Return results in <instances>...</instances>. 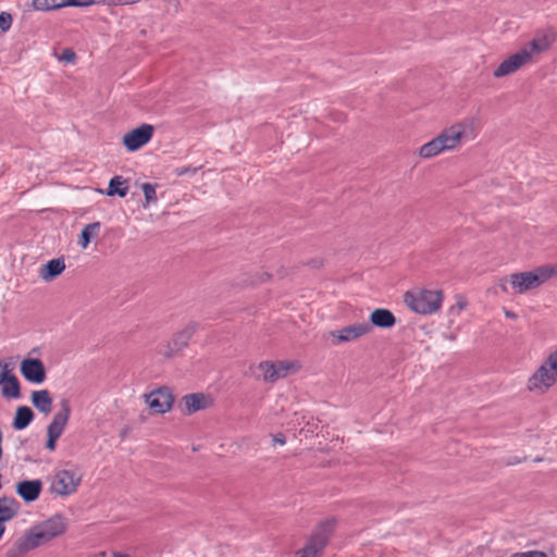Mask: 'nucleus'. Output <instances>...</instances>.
Instances as JSON below:
<instances>
[{"label": "nucleus", "instance_id": "obj_32", "mask_svg": "<svg viewBox=\"0 0 557 557\" xmlns=\"http://www.w3.org/2000/svg\"><path fill=\"white\" fill-rule=\"evenodd\" d=\"M12 25V16L9 13H0V32H7Z\"/></svg>", "mask_w": 557, "mask_h": 557}, {"label": "nucleus", "instance_id": "obj_27", "mask_svg": "<svg viewBox=\"0 0 557 557\" xmlns=\"http://www.w3.org/2000/svg\"><path fill=\"white\" fill-rule=\"evenodd\" d=\"M128 191V186L126 181L122 176H114L110 180L109 186L107 189L108 196L117 195L120 197H125Z\"/></svg>", "mask_w": 557, "mask_h": 557}, {"label": "nucleus", "instance_id": "obj_5", "mask_svg": "<svg viewBox=\"0 0 557 557\" xmlns=\"http://www.w3.org/2000/svg\"><path fill=\"white\" fill-rule=\"evenodd\" d=\"M557 274V264H546L534 271L515 273L509 276L510 286L516 294H523L539 287L548 278Z\"/></svg>", "mask_w": 557, "mask_h": 557}, {"label": "nucleus", "instance_id": "obj_37", "mask_svg": "<svg viewBox=\"0 0 557 557\" xmlns=\"http://www.w3.org/2000/svg\"><path fill=\"white\" fill-rule=\"evenodd\" d=\"M272 442H273V445L278 444V445L283 446L286 443V438H285L284 434L277 433V434L272 435Z\"/></svg>", "mask_w": 557, "mask_h": 557}, {"label": "nucleus", "instance_id": "obj_18", "mask_svg": "<svg viewBox=\"0 0 557 557\" xmlns=\"http://www.w3.org/2000/svg\"><path fill=\"white\" fill-rule=\"evenodd\" d=\"M182 401L184 406L183 410L187 414H191L199 410L207 409L213 405L212 398L202 393L188 394L183 397Z\"/></svg>", "mask_w": 557, "mask_h": 557}, {"label": "nucleus", "instance_id": "obj_24", "mask_svg": "<svg viewBox=\"0 0 557 557\" xmlns=\"http://www.w3.org/2000/svg\"><path fill=\"white\" fill-rule=\"evenodd\" d=\"M30 398L37 410L45 414L50 413L52 409V398L47 389L34 391Z\"/></svg>", "mask_w": 557, "mask_h": 557}, {"label": "nucleus", "instance_id": "obj_6", "mask_svg": "<svg viewBox=\"0 0 557 557\" xmlns=\"http://www.w3.org/2000/svg\"><path fill=\"white\" fill-rule=\"evenodd\" d=\"M48 542L40 525L36 524L16 540L13 546L7 552L5 557H22L27 552Z\"/></svg>", "mask_w": 557, "mask_h": 557}, {"label": "nucleus", "instance_id": "obj_12", "mask_svg": "<svg viewBox=\"0 0 557 557\" xmlns=\"http://www.w3.org/2000/svg\"><path fill=\"white\" fill-rule=\"evenodd\" d=\"M146 404L153 413H165L173 405V396L168 387L158 388L145 395Z\"/></svg>", "mask_w": 557, "mask_h": 557}, {"label": "nucleus", "instance_id": "obj_22", "mask_svg": "<svg viewBox=\"0 0 557 557\" xmlns=\"http://www.w3.org/2000/svg\"><path fill=\"white\" fill-rule=\"evenodd\" d=\"M65 270V262L63 259H51L42 264L39 270V277L45 282H51Z\"/></svg>", "mask_w": 557, "mask_h": 557}, {"label": "nucleus", "instance_id": "obj_10", "mask_svg": "<svg viewBox=\"0 0 557 557\" xmlns=\"http://www.w3.org/2000/svg\"><path fill=\"white\" fill-rule=\"evenodd\" d=\"M371 331V324H369L368 322H358L338 330L331 331L329 333V336L332 341V344L339 345L343 343L355 342L368 335Z\"/></svg>", "mask_w": 557, "mask_h": 557}, {"label": "nucleus", "instance_id": "obj_25", "mask_svg": "<svg viewBox=\"0 0 557 557\" xmlns=\"http://www.w3.org/2000/svg\"><path fill=\"white\" fill-rule=\"evenodd\" d=\"M20 510L18 502L13 497L0 498V521L7 522L13 519Z\"/></svg>", "mask_w": 557, "mask_h": 557}, {"label": "nucleus", "instance_id": "obj_41", "mask_svg": "<svg viewBox=\"0 0 557 557\" xmlns=\"http://www.w3.org/2000/svg\"><path fill=\"white\" fill-rule=\"evenodd\" d=\"M92 557H107V553L106 552H99V553L95 554Z\"/></svg>", "mask_w": 557, "mask_h": 557}, {"label": "nucleus", "instance_id": "obj_17", "mask_svg": "<svg viewBox=\"0 0 557 557\" xmlns=\"http://www.w3.org/2000/svg\"><path fill=\"white\" fill-rule=\"evenodd\" d=\"M16 494L26 503L37 500L42 491V482L39 479L24 480L16 484Z\"/></svg>", "mask_w": 557, "mask_h": 557}, {"label": "nucleus", "instance_id": "obj_11", "mask_svg": "<svg viewBox=\"0 0 557 557\" xmlns=\"http://www.w3.org/2000/svg\"><path fill=\"white\" fill-rule=\"evenodd\" d=\"M530 54L521 49L505 59L493 72L495 78H502L516 73L521 67L530 64Z\"/></svg>", "mask_w": 557, "mask_h": 557}, {"label": "nucleus", "instance_id": "obj_9", "mask_svg": "<svg viewBox=\"0 0 557 557\" xmlns=\"http://www.w3.org/2000/svg\"><path fill=\"white\" fill-rule=\"evenodd\" d=\"M60 405L61 410L53 416L52 421L47 428L48 441L46 447L50 451L55 449L57 441L62 435L71 414V407L67 399H62Z\"/></svg>", "mask_w": 557, "mask_h": 557}, {"label": "nucleus", "instance_id": "obj_40", "mask_svg": "<svg viewBox=\"0 0 557 557\" xmlns=\"http://www.w3.org/2000/svg\"><path fill=\"white\" fill-rule=\"evenodd\" d=\"M3 523H4V522L0 521V539L2 537V535H3V533H4V530H5L4 524H3Z\"/></svg>", "mask_w": 557, "mask_h": 557}, {"label": "nucleus", "instance_id": "obj_30", "mask_svg": "<svg viewBox=\"0 0 557 557\" xmlns=\"http://www.w3.org/2000/svg\"><path fill=\"white\" fill-rule=\"evenodd\" d=\"M141 187L145 196L144 207L147 208L150 203L157 202L156 187L149 183L143 184Z\"/></svg>", "mask_w": 557, "mask_h": 557}, {"label": "nucleus", "instance_id": "obj_2", "mask_svg": "<svg viewBox=\"0 0 557 557\" xmlns=\"http://www.w3.org/2000/svg\"><path fill=\"white\" fill-rule=\"evenodd\" d=\"M83 481V473L74 466L55 469L48 479V492L61 498L74 495Z\"/></svg>", "mask_w": 557, "mask_h": 557}, {"label": "nucleus", "instance_id": "obj_21", "mask_svg": "<svg viewBox=\"0 0 557 557\" xmlns=\"http://www.w3.org/2000/svg\"><path fill=\"white\" fill-rule=\"evenodd\" d=\"M38 524L42 529L48 541H51L54 537L61 535L62 533L65 532L66 529L64 518L59 515H55Z\"/></svg>", "mask_w": 557, "mask_h": 557}, {"label": "nucleus", "instance_id": "obj_28", "mask_svg": "<svg viewBox=\"0 0 557 557\" xmlns=\"http://www.w3.org/2000/svg\"><path fill=\"white\" fill-rule=\"evenodd\" d=\"M70 0H33V7L38 11L54 10L69 7Z\"/></svg>", "mask_w": 557, "mask_h": 557}, {"label": "nucleus", "instance_id": "obj_23", "mask_svg": "<svg viewBox=\"0 0 557 557\" xmlns=\"http://www.w3.org/2000/svg\"><path fill=\"white\" fill-rule=\"evenodd\" d=\"M371 326H377L382 329L393 327L396 323L394 314L387 309H375L370 314Z\"/></svg>", "mask_w": 557, "mask_h": 557}, {"label": "nucleus", "instance_id": "obj_4", "mask_svg": "<svg viewBox=\"0 0 557 557\" xmlns=\"http://www.w3.org/2000/svg\"><path fill=\"white\" fill-rule=\"evenodd\" d=\"M406 305L416 313L433 314L437 312L443 304V292L440 289L417 288L405 294Z\"/></svg>", "mask_w": 557, "mask_h": 557}, {"label": "nucleus", "instance_id": "obj_7", "mask_svg": "<svg viewBox=\"0 0 557 557\" xmlns=\"http://www.w3.org/2000/svg\"><path fill=\"white\" fill-rule=\"evenodd\" d=\"M334 528L333 520L322 522L312 533L308 543L297 552L298 557H320Z\"/></svg>", "mask_w": 557, "mask_h": 557}, {"label": "nucleus", "instance_id": "obj_34", "mask_svg": "<svg viewBox=\"0 0 557 557\" xmlns=\"http://www.w3.org/2000/svg\"><path fill=\"white\" fill-rule=\"evenodd\" d=\"M511 557H547V555L544 552L530 550V552L513 554Z\"/></svg>", "mask_w": 557, "mask_h": 557}, {"label": "nucleus", "instance_id": "obj_16", "mask_svg": "<svg viewBox=\"0 0 557 557\" xmlns=\"http://www.w3.org/2000/svg\"><path fill=\"white\" fill-rule=\"evenodd\" d=\"M196 331V326L194 324L187 325L182 331L174 334L172 341L165 346L162 354L171 358L173 357L177 351L182 350L184 347H186L194 335Z\"/></svg>", "mask_w": 557, "mask_h": 557}, {"label": "nucleus", "instance_id": "obj_38", "mask_svg": "<svg viewBox=\"0 0 557 557\" xmlns=\"http://www.w3.org/2000/svg\"><path fill=\"white\" fill-rule=\"evenodd\" d=\"M74 58H75L74 52H72L70 50L64 51V54H63L64 60L72 62V61H74Z\"/></svg>", "mask_w": 557, "mask_h": 557}, {"label": "nucleus", "instance_id": "obj_3", "mask_svg": "<svg viewBox=\"0 0 557 557\" xmlns=\"http://www.w3.org/2000/svg\"><path fill=\"white\" fill-rule=\"evenodd\" d=\"M480 129V121L474 116H468L446 127L441 133L448 150L453 151L462 144L474 140Z\"/></svg>", "mask_w": 557, "mask_h": 557}, {"label": "nucleus", "instance_id": "obj_33", "mask_svg": "<svg viewBox=\"0 0 557 557\" xmlns=\"http://www.w3.org/2000/svg\"><path fill=\"white\" fill-rule=\"evenodd\" d=\"M140 0H101L98 3L106 4L109 7H115V5H128L133 3H137Z\"/></svg>", "mask_w": 557, "mask_h": 557}, {"label": "nucleus", "instance_id": "obj_35", "mask_svg": "<svg viewBox=\"0 0 557 557\" xmlns=\"http://www.w3.org/2000/svg\"><path fill=\"white\" fill-rule=\"evenodd\" d=\"M174 172L177 176H183L186 174H195L197 172V169L190 166H180L176 168Z\"/></svg>", "mask_w": 557, "mask_h": 557}, {"label": "nucleus", "instance_id": "obj_26", "mask_svg": "<svg viewBox=\"0 0 557 557\" xmlns=\"http://www.w3.org/2000/svg\"><path fill=\"white\" fill-rule=\"evenodd\" d=\"M33 419H34V413L30 408H28L26 406L18 407L15 412L13 428L15 430H23L26 426H28V424L33 421Z\"/></svg>", "mask_w": 557, "mask_h": 557}, {"label": "nucleus", "instance_id": "obj_14", "mask_svg": "<svg viewBox=\"0 0 557 557\" xmlns=\"http://www.w3.org/2000/svg\"><path fill=\"white\" fill-rule=\"evenodd\" d=\"M0 386L4 398H18L21 395L20 382L16 375L9 368V364L2 361H0Z\"/></svg>", "mask_w": 557, "mask_h": 557}, {"label": "nucleus", "instance_id": "obj_31", "mask_svg": "<svg viewBox=\"0 0 557 557\" xmlns=\"http://www.w3.org/2000/svg\"><path fill=\"white\" fill-rule=\"evenodd\" d=\"M455 299H456V302L454 306L450 307L449 312L451 314L458 315V314H460L461 311H463L466 309V307L468 306V301L463 295H457L455 297Z\"/></svg>", "mask_w": 557, "mask_h": 557}, {"label": "nucleus", "instance_id": "obj_19", "mask_svg": "<svg viewBox=\"0 0 557 557\" xmlns=\"http://www.w3.org/2000/svg\"><path fill=\"white\" fill-rule=\"evenodd\" d=\"M555 36L552 34H542L532 39L528 45L521 48L522 51H527L530 54V62L533 58L546 50L553 45Z\"/></svg>", "mask_w": 557, "mask_h": 557}, {"label": "nucleus", "instance_id": "obj_15", "mask_svg": "<svg viewBox=\"0 0 557 557\" xmlns=\"http://www.w3.org/2000/svg\"><path fill=\"white\" fill-rule=\"evenodd\" d=\"M21 373L28 382L41 384L46 380V370L42 361L37 358H27L21 362Z\"/></svg>", "mask_w": 557, "mask_h": 557}, {"label": "nucleus", "instance_id": "obj_36", "mask_svg": "<svg viewBox=\"0 0 557 557\" xmlns=\"http://www.w3.org/2000/svg\"><path fill=\"white\" fill-rule=\"evenodd\" d=\"M69 7H88L95 4V0H70Z\"/></svg>", "mask_w": 557, "mask_h": 557}, {"label": "nucleus", "instance_id": "obj_13", "mask_svg": "<svg viewBox=\"0 0 557 557\" xmlns=\"http://www.w3.org/2000/svg\"><path fill=\"white\" fill-rule=\"evenodd\" d=\"M153 135V126L143 124L139 127L126 133L123 137V144L129 151H136L145 146Z\"/></svg>", "mask_w": 557, "mask_h": 557}, {"label": "nucleus", "instance_id": "obj_8", "mask_svg": "<svg viewBox=\"0 0 557 557\" xmlns=\"http://www.w3.org/2000/svg\"><path fill=\"white\" fill-rule=\"evenodd\" d=\"M298 369V362L289 360L262 361L258 366L260 377L269 383L284 379L290 373H295Z\"/></svg>", "mask_w": 557, "mask_h": 557}, {"label": "nucleus", "instance_id": "obj_20", "mask_svg": "<svg viewBox=\"0 0 557 557\" xmlns=\"http://www.w3.org/2000/svg\"><path fill=\"white\" fill-rule=\"evenodd\" d=\"M444 151H449L446 143L444 141V137L442 133H440L435 138L425 143L419 148V157L422 159H431L433 157L438 156Z\"/></svg>", "mask_w": 557, "mask_h": 557}, {"label": "nucleus", "instance_id": "obj_29", "mask_svg": "<svg viewBox=\"0 0 557 557\" xmlns=\"http://www.w3.org/2000/svg\"><path fill=\"white\" fill-rule=\"evenodd\" d=\"M100 228V223H90L87 224L83 230L81 234V247L83 249H86L91 240V238L97 234V232Z\"/></svg>", "mask_w": 557, "mask_h": 557}, {"label": "nucleus", "instance_id": "obj_42", "mask_svg": "<svg viewBox=\"0 0 557 557\" xmlns=\"http://www.w3.org/2000/svg\"><path fill=\"white\" fill-rule=\"evenodd\" d=\"M506 315H507L508 318H513V317H515V315H513V313H510V312H506Z\"/></svg>", "mask_w": 557, "mask_h": 557}, {"label": "nucleus", "instance_id": "obj_1", "mask_svg": "<svg viewBox=\"0 0 557 557\" xmlns=\"http://www.w3.org/2000/svg\"><path fill=\"white\" fill-rule=\"evenodd\" d=\"M557 383V349L550 351L527 381V389L534 395L546 394Z\"/></svg>", "mask_w": 557, "mask_h": 557}, {"label": "nucleus", "instance_id": "obj_39", "mask_svg": "<svg viewBox=\"0 0 557 557\" xmlns=\"http://www.w3.org/2000/svg\"><path fill=\"white\" fill-rule=\"evenodd\" d=\"M112 557H131V556L126 553L113 552Z\"/></svg>", "mask_w": 557, "mask_h": 557}]
</instances>
